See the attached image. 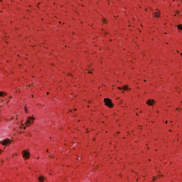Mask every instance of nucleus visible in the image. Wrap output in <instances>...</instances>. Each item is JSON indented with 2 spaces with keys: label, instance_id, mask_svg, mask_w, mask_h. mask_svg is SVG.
<instances>
[{
  "label": "nucleus",
  "instance_id": "f257e3e1",
  "mask_svg": "<svg viewBox=\"0 0 182 182\" xmlns=\"http://www.w3.org/2000/svg\"><path fill=\"white\" fill-rule=\"evenodd\" d=\"M104 102L105 103V106H107L108 107H113V106H114L112 102V100L109 98H105Z\"/></svg>",
  "mask_w": 182,
  "mask_h": 182
},
{
  "label": "nucleus",
  "instance_id": "f03ea898",
  "mask_svg": "<svg viewBox=\"0 0 182 182\" xmlns=\"http://www.w3.org/2000/svg\"><path fill=\"white\" fill-rule=\"evenodd\" d=\"M31 120H35V117H29L28 118V119L26 122V126H27V127L30 125L32 124V123H33V121H31Z\"/></svg>",
  "mask_w": 182,
  "mask_h": 182
},
{
  "label": "nucleus",
  "instance_id": "7ed1b4c3",
  "mask_svg": "<svg viewBox=\"0 0 182 182\" xmlns=\"http://www.w3.org/2000/svg\"><path fill=\"white\" fill-rule=\"evenodd\" d=\"M2 146H8V144H11V140L9 139H6L1 141Z\"/></svg>",
  "mask_w": 182,
  "mask_h": 182
},
{
  "label": "nucleus",
  "instance_id": "20e7f679",
  "mask_svg": "<svg viewBox=\"0 0 182 182\" xmlns=\"http://www.w3.org/2000/svg\"><path fill=\"white\" fill-rule=\"evenodd\" d=\"M146 105H148V106H153V105H154V103H156V101H154V100H148L146 102Z\"/></svg>",
  "mask_w": 182,
  "mask_h": 182
},
{
  "label": "nucleus",
  "instance_id": "39448f33",
  "mask_svg": "<svg viewBox=\"0 0 182 182\" xmlns=\"http://www.w3.org/2000/svg\"><path fill=\"white\" fill-rule=\"evenodd\" d=\"M23 159H29V152L23 151Z\"/></svg>",
  "mask_w": 182,
  "mask_h": 182
},
{
  "label": "nucleus",
  "instance_id": "423d86ee",
  "mask_svg": "<svg viewBox=\"0 0 182 182\" xmlns=\"http://www.w3.org/2000/svg\"><path fill=\"white\" fill-rule=\"evenodd\" d=\"M38 181L39 182H43L45 181V176H40L38 177Z\"/></svg>",
  "mask_w": 182,
  "mask_h": 182
},
{
  "label": "nucleus",
  "instance_id": "0eeeda50",
  "mask_svg": "<svg viewBox=\"0 0 182 182\" xmlns=\"http://www.w3.org/2000/svg\"><path fill=\"white\" fill-rule=\"evenodd\" d=\"M119 90H127L129 89V87H127V85H124L122 88L119 87H118Z\"/></svg>",
  "mask_w": 182,
  "mask_h": 182
},
{
  "label": "nucleus",
  "instance_id": "6e6552de",
  "mask_svg": "<svg viewBox=\"0 0 182 182\" xmlns=\"http://www.w3.org/2000/svg\"><path fill=\"white\" fill-rule=\"evenodd\" d=\"M154 15V16H156V18H160V14H159V12H155Z\"/></svg>",
  "mask_w": 182,
  "mask_h": 182
},
{
  "label": "nucleus",
  "instance_id": "1a4fd4ad",
  "mask_svg": "<svg viewBox=\"0 0 182 182\" xmlns=\"http://www.w3.org/2000/svg\"><path fill=\"white\" fill-rule=\"evenodd\" d=\"M177 28H178V31H182V25L181 24L177 25Z\"/></svg>",
  "mask_w": 182,
  "mask_h": 182
},
{
  "label": "nucleus",
  "instance_id": "9d476101",
  "mask_svg": "<svg viewBox=\"0 0 182 182\" xmlns=\"http://www.w3.org/2000/svg\"><path fill=\"white\" fill-rule=\"evenodd\" d=\"M6 93L1 92V97H3L4 96H5Z\"/></svg>",
  "mask_w": 182,
  "mask_h": 182
},
{
  "label": "nucleus",
  "instance_id": "9b49d317",
  "mask_svg": "<svg viewBox=\"0 0 182 182\" xmlns=\"http://www.w3.org/2000/svg\"><path fill=\"white\" fill-rule=\"evenodd\" d=\"M102 22H103L104 23H106V18H102Z\"/></svg>",
  "mask_w": 182,
  "mask_h": 182
},
{
  "label": "nucleus",
  "instance_id": "f8f14e48",
  "mask_svg": "<svg viewBox=\"0 0 182 182\" xmlns=\"http://www.w3.org/2000/svg\"><path fill=\"white\" fill-rule=\"evenodd\" d=\"M25 112L26 113H28V108H26V107H25Z\"/></svg>",
  "mask_w": 182,
  "mask_h": 182
},
{
  "label": "nucleus",
  "instance_id": "ddd939ff",
  "mask_svg": "<svg viewBox=\"0 0 182 182\" xmlns=\"http://www.w3.org/2000/svg\"><path fill=\"white\" fill-rule=\"evenodd\" d=\"M14 119H15L14 117H12V119H11V122H12V120H14Z\"/></svg>",
  "mask_w": 182,
  "mask_h": 182
},
{
  "label": "nucleus",
  "instance_id": "4468645a",
  "mask_svg": "<svg viewBox=\"0 0 182 182\" xmlns=\"http://www.w3.org/2000/svg\"><path fill=\"white\" fill-rule=\"evenodd\" d=\"M156 181V178L154 177L153 181Z\"/></svg>",
  "mask_w": 182,
  "mask_h": 182
},
{
  "label": "nucleus",
  "instance_id": "2eb2a0df",
  "mask_svg": "<svg viewBox=\"0 0 182 182\" xmlns=\"http://www.w3.org/2000/svg\"><path fill=\"white\" fill-rule=\"evenodd\" d=\"M23 129H24V130H26V127H23Z\"/></svg>",
  "mask_w": 182,
  "mask_h": 182
},
{
  "label": "nucleus",
  "instance_id": "dca6fc26",
  "mask_svg": "<svg viewBox=\"0 0 182 182\" xmlns=\"http://www.w3.org/2000/svg\"><path fill=\"white\" fill-rule=\"evenodd\" d=\"M176 110H178V108H176Z\"/></svg>",
  "mask_w": 182,
  "mask_h": 182
},
{
  "label": "nucleus",
  "instance_id": "f3484780",
  "mask_svg": "<svg viewBox=\"0 0 182 182\" xmlns=\"http://www.w3.org/2000/svg\"><path fill=\"white\" fill-rule=\"evenodd\" d=\"M47 95H49V92H47Z\"/></svg>",
  "mask_w": 182,
  "mask_h": 182
},
{
  "label": "nucleus",
  "instance_id": "a211bd4d",
  "mask_svg": "<svg viewBox=\"0 0 182 182\" xmlns=\"http://www.w3.org/2000/svg\"><path fill=\"white\" fill-rule=\"evenodd\" d=\"M181 56H182V53H181Z\"/></svg>",
  "mask_w": 182,
  "mask_h": 182
},
{
  "label": "nucleus",
  "instance_id": "6ab92c4d",
  "mask_svg": "<svg viewBox=\"0 0 182 182\" xmlns=\"http://www.w3.org/2000/svg\"><path fill=\"white\" fill-rule=\"evenodd\" d=\"M89 73H92V72H89Z\"/></svg>",
  "mask_w": 182,
  "mask_h": 182
},
{
  "label": "nucleus",
  "instance_id": "aec40b11",
  "mask_svg": "<svg viewBox=\"0 0 182 182\" xmlns=\"http://www.w3.org/2000/svg\"><path fill=\"white\" fill-rule=\"evenodd\" d=\"M0 96H1V92H0Z\"/></svg>",
  "mask_w": 182,
  "mask_h": 182
},
{
  "label": "nucleus",
  "instance_id": "412c9836",
  "mask_svg": "<svg viewBox=\"0 0 182 182\" xmlns=\"http://www.w3.org/2000/svg\"><path fill=\"white\" fill-rule=\"evenodd\" d=\"M166 123H167V121L166 122Z\"/></svg>",
  "mask_w": 182,
  "mask_h": 182
}]
</instances>
